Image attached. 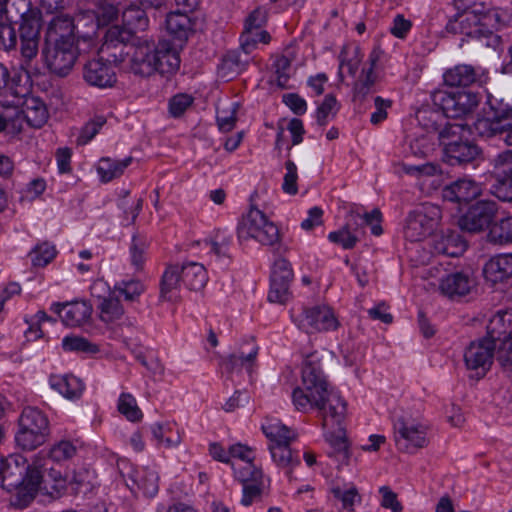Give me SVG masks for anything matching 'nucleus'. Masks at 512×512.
<instances>
[{"label":"nucleus","instance_id":"4","mask_svg":"<svg viewBox=\"0 0 512 512\" xmlns=\"http://www.w3.org/2000/svg\"><path fill=\"white\" fill-rule=\"evenodd\" d=\"M50 435L49 420L37 407L27 406L18 420L15 434L16 445L24 451H32L43 445Z\"/></svg>","mask_w":512,"mask_h":512},{"label":"nucleus","instance_id":"29","mask_svg":"<svg viewBox=\"0 0 512 512\" xmlns=\"http://www.w3.org/2000/svg\"><path fill=\"white\" fill-rule=\"evenodd\" d=\"M474 282L468 275L462 272L448 274L441 280L440 290L449 298L461 297L467 295Z\"/></svg>","mask_w":512,"mask_h":512},{"label":"nucleus","instance_id":"34","mask_svg":"<svg viewBox=\"0 0 512 512\" xmlns=\"http://www.w3.org/2000/svg\"><path fill=\"white\" fill-rule=\"evenodd\" d=\"M182 283L191 291L205 287L208 275L205 267L197 262H190L180 267Z\"/></svg>","mask_w":512,"mask_h":512},{"label":"nucleus","instance_id":"24","mask_svg":"<svg viewBox=\"0 0 512 512\" xmlns=\"http://www.w3.org/2000/svg\"><path fill=\"white\" fill-rule=\"evenodd\" d=\"M56 40L59 42L69 40L76 43L73 17L67 14H59L52 18L47 28L46 42H56Z\"/></svg>","mask_w":512,"mask_h":512},{"label":"nucleus","instance_id":"50","mask_svg":"<svg viewBox=\"0 0 512 512\" xmlns=\"http://www.w3.org/2000/svg\"><path fill=\"white\" fill-rule=\"evenodd\" d=\"M327 441L330 443L333 454L339 461L347 462L349 459V445L343 428H339L337 433H330L327 436Z\"/></svg>","mask_w":512,"mask_h":512},{"label":"nucleus","instance_id":"30","mask_svg":"<svg viewBox=\"0 0 512 512\" xmlns=\"http://www.w3.org/2000/svg\"><path fill=\"white\" fill-rule=\"evenodd\" d=\"M130 4V0H94L92 9L104 26L116 21L122 11Z\"/></svg>","mask_w":512,"mask_h":512},{"label":"nucleus","instance_id":"64","mask_svg":"<svg viewBox=\"0 0 512 512\" xmlns=\"http://www.w3.org/2000/svg\"><path fill=\"white\" fill-rule=\"evenodd\" d=\"M0 105L4 109H16L22 107V94L18 91V83L13 85L7 91L3 90L0 92Z\"/></svg>","mask_w":512,"mask_h":512},{"label":"nucleus","instance_id":"14","mask_svg":"<svg viewBox=\"0 0 512 512\" xmlns=\"http://www.w3.org/2000/svg\"><path fill=\"white\" fill-rule=\"evenodd\" d=\"M498 211V204L493 200H479L472 204L467 212L458 219L462 231L477 233L494 224L493 220Z\"/></svg>","mask_w":512,"mask_h":512},{"label":"nucleus","instance_id":"26","mask_svg":"<svg viewBox=\"0 0 512 512\" xmlns=\"http://www.w3.org/2000/svg\"><path fill=\"white\" fill-rule=\"evenodd\" d=\"M76 40L92 41L100 28L105 27L92 9L81 10L74 17Z\"/></svg>","mask_w":512,"mask_h":512},{"label":"nucleus","instance_id":"53","mask_svg":"<svg viewBox=\"0 0 512 512\" xmlns=\"http://www.w3.org/2000/svg\"><path fill=\"white\" fill-rule=\"evenodd\" d=\"M339 109V104L333 94H327L316 111V121L320 126L328 123L329 116L334 117Z\"/></svg>","mask_w":512,"mask_h":512},{"label":"nucleus","instance_id":"28","mask_svg":"<svg viewBox=\"0 0 512 512\" xmlns=\"http://www.w3.org/2000/svg\"><path fill=\"white\" fill-rule=\"evenodd\" d=\"M23 119L30 127L41 128L49 118L46 104L38 97H28L22 105Z\"/></svg>","mask_w":512,"mask_h":512},{"label":"nucleus","instance_id":"60","mask_svg":"<svg viewBox=\"0 0 512 512\" xmlns=\"http://www.w3.org/2000/svg\"><path fill=\"white\" fill-rule=\"evenodd\" d=\"M13 24L0 22V49L6 52L17 46V33Z\"/></svg>","mask_w":512,"mask_h":512},{"label":"nucleus","instance_id":"9","mask_svg":"<svg viewBox=\"0 0 512 512\" xmlns=\"http://www.w3.org/2000/svg\"><path fill=\"white\" fill-rule=\"evenodd\" d=\"M48 69L60 77L67 76L78 57L76 43L68 41L46 42L42 51Z\"/></svg>","mask_w":512,"mask_h":512},{"label":"nucleus","instance_id":"44","mask_svg":"<svg viewBox=\"0 0 512 512\" xmlns=\"http://www.w3.org/2000/svg\"><path fill=\"white\" fill-rule=\"evenodd\" d=\"M478 19L480 30H482L481 34L483 38L493 37V31L499 29L501 26V16L496 9H487L484 7L475 8Z\"/></svg>","mask_w":512,"mask_h":512},{"label":"nucleus","instance_id":"2","mask_svg":"<svg viewBox=\"0 0 512 512\" xmlns=\"http://www.w3.org/2000/svg\"><path fill=\"white\" fill-rule=\"evenodd\" d=\"M41 471L30 467L21 455H10L6 458L1 475L3 489L14 491V505L19 508L27 507L37 494Z\"/></svg>","mask_w":512,"mask_h":512},{"label":"nucleus","instance_id":"17","mask_svg":"<svg viewBox=\"0 0 512 512\" xmlns=\"http://www.w3.org/2000/svg\"><path fill=\"white\" fill-rule=\"evenodd\" d=\"M481 148L472 141L459 139L448 142L443 151V160L451 166H465L481 155Z\"/></svg>","mask_w":512,"mask_h":512},{"label":"nucleus","instance_id":"12","mask_svg":"<svg viewBox=\"0 0 512 512\" xmlns=\"http://www.w3.org/2000/svg\"><path fill=\"white\" fill-rule=\"evenodd\" d=\"M395 443L399 451L413 454L428 445L426 427L401 417L394 423Z\"/></svg>","mask_w":512,"mask_h":512},{"label":"nucleus","instance_id":"25","mask_svg":"<svg viewBox=\"0 0 512 512\" xmlns=\"http://www.w3.org/2000/svg\"><path fill=\"white\" fill-rule=\"evenodd\" d=\"M466 242L454 231L434 235L432 248L436 254L458 257L466 250Z\"/></svg>","mask_w":512,"mask_h":512},{"label":"nucleus","instance_id":"19","mask_svg":"<svg viewBox=\"0 0 512 512\" xmlns=\"http://www.w3.org/2000/svg\"><path fill=\"white\" fill-rule=\"evenodd\" d=\"M479 19L475 8L458 13L446 24V30L452 34H461L472 39H482Z\"/></svg>","mask_w":512,"mask_h":512},{"label":"nucleus","instance_id":"51","mask_svg":"<svg viewBox=\"0 0 512 512\" xmlns=\"http://www.w3.org/2000/svg\"><path fill=\"white\" fill-rule=\"evenodd\" d=\"M145 286L139 280H121L116 282L114 292L123 295L127 301H135L144 292Z\"/></svg>","mask_w":512,"mask_h":512},{"label":"nucleus","instance_id":"38","mask_svg":"<svg viewBox=\"0 0 512 512\" xmlns=\"http://www.w3.org/2000/svg\"><path fill=\"white\" fill-rule=\"evenodd\" d=\"M477 73L470 65H457L444 74V82L451 87H467L477 81Z\"/></svg>","mask_w":512,"mask_h":512},{"label":"nucleus","instance_id":"20","mask_svg":"<svg viewBox=\"0 0 512 512\" xmlns=\"http://www.w3.org/2000/svg\"><path fill=\"white\" fill-rule=\"evenodd\" d=\"M479 185L471 179H458L442 189V198L455 203H468L480 195Z\"/></svg>","mask_w":512,"mask_h":512},{"label":"nucleus","instance_id":"48","mask_svg":"<svg viewBox=\"0 0 512 512\" xmlns=\"http://www.w3.org/2000/svg\"><path fill=\"white\" fill-rule=\"evenodd\" d=\"M62 347L64 351L78 352L85 354H96L99 352V346L88 341L81 336H66L62 340Z\"/></svg>","mask_w":512,"mask_h":512},{"label":"nucleus","instance_id":"35","mask_svg":"<svg viewBox=\"0 0 512 512\" xmlns=\"http://www.w3.org/2000/svg\"><path fill=\"white\" fill-rule=\"evenodd\" d=\"M92 314V305L86 301L66 303L63 307L62 321L67 326H80L86 323Z\"/></svg>","mask_w":512,"mask_h":512},{"label":"nucleus","instance_id":"36","mask_svg":"<svg viewBox=\"0 0 512 512\" xmlns=\"http://www.w3.org/2000/svg\"><path fill=\"white\" fill-rule=\"evenodd\" d=\"M262 431L270 441L269 444L290 445L297 438L296 431L280 421H268L262 425Z\"/></svg>","mask_w":512,"mask_h":512},{"label":"nucleus","instance_id":"3","mask_svg":"<svg viewBox=\"0 0 512 512\" xmlns=\"http://www.w3.org/2000/svg\"><path fill=\"white\" fill-rule=\"evenodd\" d=\"M5 19L19 23L20 52L26 62L38 53L40 23L38 11L32 8L30 0H5Z\"/></svg>","mask_w":512,"mask_h":512},{"label":"nucleus","instance_id":"46","mask_svg":"<svg viewBox=\"0 0 512 512\" xmlns=\"http://www.w3.org/2000/svg\"><path fill=\"white\" fill-rule=\"evenodd\" d=\"M328 239L344 249H352L359 241L358 228L348 220L347 223L337 231L330 232Z\"/></svg>","mask_w":512,"mask_h":512},{"label":"nucleus","instance_id":"57","mask_svg":"<svg viewBox=\"0 0 512 512\" xmlns=\"http://www.w3.org/2000/svg\"><path fill=\"white\" fill-rule=\"evenodd\" d=\"M105 123L106 119L103 116H97L93 120L87 122L82 127L80 135L76 140L77 145H86L98 134L99 130Z\"/></svg>","mask_w":512,"mask_h":512},{"label":"nucleus","instance_id":"15","mask_svg":"<svg viewBox=\"0 0 512 512\" xmlns=\"http://www.w3.org/2000/svg\"><path fill=\"white\" fill-rule=\"evenodd\" d=\"M434 102L440 106L447 117L461 118L478 106L479 98L476 93L471 91H439L434 95Z\"/></svg>","mask_w":512,"mask_h":512},{"label":"nucleus","instance_id":"49","mask_svg":"<svg viewBox=\"0 0 512 512\" xmlns=\"http://www.w3.org/2000/svg\"><path fill=\"white\" fill-rule=\"evenodd\" d=\"M117 407L118 411L131 422L140 421L143 417L136 399L129 393H122L120 395Z\"/></svg>","mask_w":512,"mask_h":512},{"label":"nucleus","instance_id":"1","mask_svg":"<svg viewBox=\"0 0 512 512\" xmlns=\"http://www.w3.org/2000/svg\"><path fill=\"white\" fill-rule=\"evenodd\" d=\"M295 409L302 413L317 410L326 428L329 421L340 425L346 415V402L341 396L329 389L328 382L318 362L307 360L302 368V387L292 392Z\"/></svg>","mask_w":512,"mask_h":512},{"label":"nucleus","instance_id":"5","mask_svg":"<svg viewBox=\"0 0 512 512\" xmlns=\"http://www.w3.org/2000/svg\"><path fill=\"white\" fill-rule=\"evenodd\" d=\"M237 236L239 241L254 239L268 246L277 244L280 239L278 227L255 207H251L242 217L237 227Z\"/></svg>","mask_w":512,"mask_h":512},{"label":"nucleus","instance_id":"55","mask_svg":"<svg viewBox=\"0 0 512 512\" xmlns=\"http://www.w3.org/2000/svg\"><path fill=\"white\" fill-rule=\"evenodd\" d=\"M147 247L148 243L144 237L133 236L130 246L131 264L138 271L143 269Z\"/></svg>","mask_w":512,"mask_h":512},{"label":"nucleus","instance_id":"8","mask_svg":"<svg viewBox=\"0 0 512 512\" xmlns=\"http://www.w3.org/2000/svg\"><path fill=\"white\" fill-rule=\"evenodd\" d=\"M291 319L306 333L332 331L339 326L332 308L327 305L304 307L299 313L292 311Z\"/></svg>","mask_w":512,"mask_h":512},{"label":"nucleus","instance_id":"22","mask_svg":"<svg viewBox=\"0 0 512 512\" xmlns=\"http://www.w3.org/2000/svg\"><path fill=\"white\" fill-rule=\"evenodd\" d=\"M248 344L250 345L248 351L241 347L237 354L230 355L222 362V368L230 378L234 372L238 373L242 368H245L249 374L252 373L259 347L253 340Z\"/></svg>","mask_w":512,"mask_h":512},{"label":"nucleus","instance_id":"13","mask_svg":"<svg viewBox=\"0 0 512 512\" xmlns=\"http://www.w3.org/2000/svg\"><path fill=\"white\" fill-rule=\"evenodd\" d=\"M156 47L154 40L147 36H141L134 46H128L130 52L126 61L132 73L146 77L156 72Z\"/></svg>","mask_w":512,"mask_h":512},{"label":"nucleus","instance_id":"43","mask_svg":"<svg viewBox=\"0 0 512 512\" xmlns=\"http://www.w3.org/2000/svg\"><path fill=\"white\" fill-rule=\"evenodd\" d=\"M487 238L493 244L512 243V215L495 222L490 227Z\"/></svg>","mask_w":512,"mask_h":512},{"label":"nucleus","instance_id":"58","mask_svg":"<svg viewBox=\"0 0 512 512\" xmlns=\"http://www.w3.org/2000/svg\"><path fill=\"white\" fill-rule=\"evenodd\" d=\"M235 477L242 483L259 481L262 479V473L252 462V459L245 461L243 465L235 467L233 465Z\"/></svg>","mask_w":512,"mask_h":512},{"label":"nucleus","instance_id":"7","mask_svg":"<svg viewBox=\"0 0 512 512\" xmlns=\"http://www.w3.org/2000/svg\"><path fill=\"white\" fill-rule=\"evenodd\" d=\"M441 218V209L434 204L427 203L411 211L406 218L405 238L411 242H417L432 235L439 226Z\"/></svg>","mask_w":512,"mask_h":512},{"label":"nucleus","instance_id":"62","mask_svg":"<svg viewBox=\"0 0 512 512\" xmlns=\"http://www.w3.org/2000/svg\"><path fill=\"white\" fill-rule=\"evenodd\" d=\"M434 135L428 133L421 135L411 141L410 150L415 156L426 157L434 150V143L432 141Z\"/></svg>","mask_w":512,"mask_h":512},{"label":"nucleus","instance_id":"47","mask_svg":"<svg viewBox=\"0 0 512 512\" xmlns=\"http://www.w3.org/2000/svg\"><path fill=\"white\" fill-rule=\"evenodd\" d=\"M495 358L504 369L512 368V331L503 338L496 333Z\"/></svg>","mask_w":512,"mask_h":512},{"label":"nucleus","instance_id":"45","mask_svg":"<svg viewBox=\"0 0 512 512\" xmlns=\"http://www.w3.org/2000/svg\"><path fill=\"white\" fill-rule=\"evenodd\" d=\"M374 54L375 52H373L370 56L372 66H374L375 62L377 61V56ZM374 82L375 78L373 76V67H370L365 78L363 80H359L354 86L353 101L356 105L361 106L368 98V96L372 94Z\"/></svg>","mask_w":512,"mask_h":512},{"label":"nucleus","instance_id":"40","mask_svg":"<svg viewBox=\"0 0 512 512\" xmlns=\"http://www.w3.org/2000/svg\"><path fill=\"white\" fill-rule=\"evenodd\" d=\"M132 157L123 160H112L110 158H102L97 168L103 182H109L120 177L124 170L131 164Z\"/></svg>","mask_w":512,"mask_h":512},{"label":"nucleus","instance_id":"31","mask_svg":"<svg viewBox=\"0 0 512 512\" xmlns=\"http://www.w3.org/2000/svg\"><path fill=\"white\" fill-rule=\"evenodd\" d=\"M66 492V479L62 477L59 471L51 468L46 477L42 475L39 480L37 494L47 497L49 500H56Z\"/></svg>","mask_w":512,"mask_h":512},{"label":"nucleus","instance_id":"23","mask_svg":"<svg viewBox=\"0 0 512 512\" xmlns=\"http://www.w3.org/2000/svg\"><path fill=\"white\" fill-rule=\"evenodd\" d=\"M155 53L156 72L161 75H171L178 71L181 63L179 51L170 42H159Z\"/></svg>","mask_w":512,"mask_h":512},{"label":"nucleus","instance_id":"11","mask_svg":"<svg viewBox=\"0 0 512 512\" xmlns=\"http://www.w3.org/2000/svg\"><path fill=\"white\" fill-rule=\"evenodd\" d=\"M494 321L487 326V335L477 341H473L464 353L466 367L469 370H481L484 375L493 363L496 348V332Z\"/></svg>","mask_w":512,"mask_h":512},{"label":"nucleus","instance_id":"61","mask_svg":"<svg viewBox=\"0 0 512 512\" xmlns=\"http://www.w3.org/2000/svg\"><path fill=\"white\" fill-rule=\"evenodd\" d=\"M31 255L34 266L44 267L55 257L56 250L53 245L43 243L37 246Z\"/></svg>","mask_w":512,"mask_h":512},{"label":"nucleus","instance_id":"41","mask_svg":"<svg viewBox=\"0 0 512 512\" xmlns=\"http://www.w3.org/2000/svg\"><path fill=\"white\" fill-rule=\"evenodd\" d=\"M123 25L129 30H134V34L138 35L139 32H144L149 25V20L146 12L139 8L129 6L122 11Z\"/></svg>","mask_w":512,"mask_h":512},{"label":"nucleus","instance_id":"16","mask_svg":"<svg viewBox=\"0 0 512 512\" xmlns=\"http://www.w3.org/2000/svg\"><path fill=\"white\" fill-rule=\"evenodd\" d=\"M198 18L193 13L180 9L166 15L165 29L176 47L183 48L188 39L195 34Z\"/></svg>","mask_w":512,"mask_h":512},{"label":"nucleus","instance_id":"39","mask_svg":"<svg viewBox=\"0 0 512 512\" xmlns=\"http://www.w3.org/2000/svg\"><path fill=\"white\" fill-rule=\"evenodd\" d=\"M50 384L67 399L79 398L84 388L81 380L72 375L52 376Z\"/></svg>","mask_w":512,"mask_h":512},{"label":"nucleus","instance_id":"21","mask_svg":"<svg viewBox=\"0 0 512 512\" xmlns=\"http://www.w3.org/2000/svg\"><path fill=\"white\" fill-rule=\"evenodd\" d=\"M128 479L132 485L127 483L130 490L134 491L135 487L143 492L146 497H154L159 490V476L156 471L148 468H131L127 473Z\"/></svg>","mask_w":512,"mask_h":512},{"label":"nucleus","instance_id":"42","mask_svg":"<svg viewBox=\"0 0 512 512\" xmlns=\"http://www.w3.org/2000/svg\"><path fill=\"white\" fill-rule=\"evenodd\" d=\"M97 309L100 312V319L106 323L116 321L124 314V308L114 293H109V296L97 303Z\"/></svg>","mask_w":512,"mask_h":512},{"label":"nucleus","instance_id":"18","mask_svg":"<svg viewBox=\"0 0 512 512\" xmlns=\"http://www.w3.org/2000/svg\"><path fill=\"white\" fill-rule=\"evenodd\" d=\"M83 78L91 86L98 88L113 87L117 81L116 73L108 61L91 59L83 67Z\"/></svg>","mask_w":512,"mask_h":512},{"label":"nucleus","instance_id":"59","mask_svg":"<svg viewBox=\"0 0 512 512\" xmlns=\"http://www.w3.org/2000/svg\"><path fill=\"white\" fill-rule=\"evenodd\" d=\"M463 128L459 124H451L447 123L442 129L438 130L435 128V133H432L434 136L436 135L440 145L443 148H446V144L448 142H457L461 139L459 136L462 132ZM444 151V149H442Z\"/></svg>","mask_w":512,"mask_h":512},{"label":"nucleus","instance_id":"6","mask_svg":"<svg viewBox=\"0 0 512 512\" xmlns=\"http://www.w3.org/2000/svg\"><path fill=\"white\" fill-rule=\"evenodd\" d=\"M476 129L481 136H500L506 145L512 147V106L489 102V110L476 122Z\"/></svg>","mask_w":512,"mask_h":512},{"label":"nucleus","instance_id":"63","mask_svg":"<svg viewBox=\"0 0 512 512\" xmlns=\"http://www.w3.org/2000/svg\"><path fill=\"white\" fill-rule=\"evenodd\" d=\"M76 447L72 442L62 440L55 444L50 450V458L56 462L71 459L76 454Z\"/></svg>","mask_w":512,"mask_h":512},{"label":"nucleus","instance_id":"56","mask_svg":"<svg viewBox=\"0 0 512 512\" xmlns=\"http://www.w3.org/2000/svg\"><path fill=\"white\" fill-rule=\"evenodd\" d=\"M244 65L240 59L238 52L230 51L222 59V63L219 67L222 72V76L228 79L233 78L234 75L238 74Z\"/></svg>","mask_w":512,"mask_h":512},{"label":"nucleus","instance_id":"27","mask_svg":"<svg viewBox=\"0 0 512 512\" xmlns=\"http://www.w3.org/2000/svg\"><path fill=\"white\" fill-rule=\"evenodd\" d=\"M486 280L497 283L512 276V254L498 255L491 258L484 266Z\"/></svg>","mask_w":512,"mask_h":512},{"label":"nucleus","instance_id":"37","mask_svg":"<svg viewBox=\"0 0 512 512\" xmlns=\"http://www.w3.org/2000/svg\"><path fill=\"white\" fill-rule=\"evenodd\" d=\"M181 283L180 266L168 265L160 280V299L163 301H173Z\"/></svg>","mask_w":512,"mask_h":512},{"label":"nucleus","instance_id":"32","mask_svg":"<svg viewBox=\"0 0 512 512\" xmlns=\"http://www.w3.org/2000/svg\"><path fill=\"white\" fill-rule=\"evenodd\" d=\"M268 449L275 464L284 469L289 478H292L293 468L300 464L298 452L293 451L290 445L269 444Z\"/></svg>","mask_w":512,"mask_h":512},{"label":"nucleus","instance_id":"54","mask_svg":"<svg viewBox=\"0 0 512 512\" xmlns=\"http://www.w3.org/2000/svg\"><path fill=\"white\" fill-rule=\"evenodd\" d=\"M492 180L490 192L501 201L512 202V175Z\"/></svg>","mask_w":512,"mask_h":512},{"label":"nucleus","instance_id":"33","mask_svg":"<svg viewBox=\"0 0 512 512\" xmlns=\"http://www.w3.org/2000/svg\"><path fill=\"white\" fill-rule=\"evenodd\" d=\"M267 21V11L258 7L247 17L245 30L241 36V48L246 54L250 53L257 40L252 37L253 30H259Z\"/></svg>","mask_w":512,"mask_h":512},{"label":"nucleus","instance_id":"52","mask_svg":"<svg viewBox=\"0 0 512 512\" xmlns=\"http://www.w3.org/2000/svg\"><path fill=\"white\" fill-rule=\"evenodd\" d=\"M349 221L353 224V226L358 227L357 219H362L365 225L371 226V232L375 236H379L382 234L383 230L380 225L381 220V212L378 209H374L370 213H365L361 216L359 213L354 212L353 210L349 213Z\"/></svg>","mask_w":512,"mask_h":512},{"label":"nucleus","instance_id":"10","mask_svg":"<svg viewBox=\"0 0 512 512\" xmlns=\"http://www.w3.org/2000/svg\"><path fill=\"white\" fill-rule=\"evenodd\" d=\"M135 35L134 30H129L123 24L112 25L108 27L103 35V42L100 48L115 64L126 62L128 46H134L135 42L140 38Z\"/></svg>","mask_w":512,"mask_h":512}]
</instances>
